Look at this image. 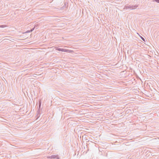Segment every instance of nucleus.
<instances>
[{
  "label": "nucleus",
  "mask_w": 159,
  "mask_h": 159,
  "mask_svg": "<svg viewBox=\"0 0 159 159\" xmlns=\"http://www.w3.org/2000/svg\"><path fill=\"white\" fill-rule=\"evenodd\" d=\"M6 27V25H0V28H4Z\"/></svg>",
  "instance_id": "39448f33"
},
{
  "label": "nucleus",
  "mask_w": 159,
  "mask_h": 159,
  "mask_svg": "<svg viewBox=\"0 0 159 159\" xmlns=\"http://www.w3.org/2000/svg\"><path fill=\"white\" fill-rule=\"evenodd\" d=\"M34 27L32 28V29H31L30 30H27L26 32L25 33H30V32H32L33 30H34Z\"/></svg>",
  "instance_id": "20e7f679"
},
{
  "label": "nucleus",
  "mask_w": 159,
  "mask_h": 159,
  "mask_svg": "<svg viewBox=\"0 0 159 159\" xmlns=\"http://www.w3.org/2000/svg\"><path fill=\"white\" fill-rule=\"evenodd\" d=\"M48 158H51L52 159H59V157L58 156L56 155H52L51 156L48 157H47Z\"/></svg>",
  "instance_id": "7ed1b4c3"
},
{
  "label": "nucleus",
  "mask_w": 159,
  "mask_h": 159,
  "mask_svg": "<svg viewBox=\"0 0 159 159\" xmlns=\"http://www.w3.org/2000/svg\"><path fill=\"white\" fill-rule=\"evenodd\" d=\"M153 1H155L157 3H159V0H153Z\"/></svg>",
  "instance_id": "0eeeda50"
},
{
  "label": "nucleus",
  "mask_w": 159,
  "mask_h": 159,
  "mask_svg": "<svg viewBox=\"0 0 159 159\" xmlns=\"http://www.w3.org/2000/svg\"><path fill=\"white\" fill-rule=\"evenodd\" d=\"M39 117V116L38 117V118H37V119H38Z\"/></svg>",
  "instance_id": "1a4fd4ad"
},
{
  "label": "nucleus",
  "mask_w": 159,
  "mask_h": 159,
  "mask_svg": "<svg viewBox=\"0 0 159 159\" xmlns=\"http://www.w3.org/2000/svg\"><path fill=\"white\" fill-rule=\"evenodd\" d=\"M138 7V5H129L128 6H125L123 8V9H133L137 8Z\"/></svg>",
  "instance_id": "f257e3e1"
},
{
  "label": "nucleus",
  "mask_w": 159,
  "mask_h": 159,
  "mask_svg": "<svg viewBox=\"0 0 159 159\" xmlns=\"http://www.w3.org/2000/svg\"><path fill=\"white\" fill-rule=\"evenodd\" d=\"M140 38L142 39V40H143V41H145V39L143 38L142 36H139Z\"/></svg>",
  "instance_id": "423d86ee"
},
{
  "label": "nucleus",
  "mask_w": 159,
  "mask_h": 159,
  "mask_svg": "<svg viewBox=\"0 0 159 159\" xmlns=\"http://www.w3.org/2000/svg\"><path fill=\"white\" fill-rule=\"evenodd\" d=\"M56 49L59 51L67 52L69 53H71L72 52V51L71 50L66 49L64 48H57Z\"/></svg>",
  "instance_id": "f03ea898"
},
{
  "label": "nucleus",
  "mask_w": 159,
  "mask_h": 159,
  "mask_svg": "<svg viewBox=\"0 0 159 159\" xmlns=\"http://www.w3.org/2000/svg\"><path fill=\"white\" fill-rule=\"evenodd\" d=\"M39 114V110L38 111H37V115H38Z\"/></svg>",
  "instance_id": "6e6552de"
}]
</instances>
